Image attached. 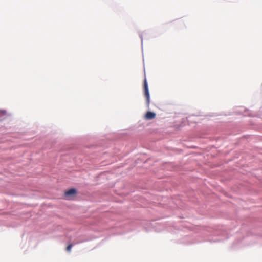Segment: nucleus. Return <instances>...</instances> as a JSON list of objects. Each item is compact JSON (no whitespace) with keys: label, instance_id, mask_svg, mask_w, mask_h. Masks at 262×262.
I'll list each match as a JSON object with an SVG mask.
<instances>
[{"label":"nucleus","instance_id":"nucleus-1","mask_svg":"<svg viewBox=\"0 0 262 262\" xmlns=\"http://www.w3.org/2000/svg\"><path fill=\"white\" fill-rule=\"evenodd\" d=\"M143 88L144 91V96L146 98V103L147 106H149L150 104V96L148 88L147 82L146 78H145L144 80Z\"/></svg>","mask_w":262,"mask_h":262},{"label":"nucleus","instance_id":"nucleus-2","mask_svg":"<svg viewBox=\"0 0 262 262\" xmlns=\"http://www.w3.org/2000/svg\"><path fill=\"white\" fill-rule=\"evenodd\" d=\"M156 117V114L152 112H147L145 115V118L147 120H151Z\"/></svg>","mask_w":262,"mask_h":262},{"label":"nucleus","instance_id":"nucleus-3","mask_svg":"<svg viewBox=\"0 0 262 262\" xmlns=\"http://www.w3.org/2000/svg\"><path fill=\"white\" fill-rule=\"evenodd\" d=\"M76 190L75 189H71L68 191L65 192L64 194L66 196H71L76 194Z\"/></svg>","mask_w":262,"mask_h":262},{"label":"nucleus","instance_id":"nucleus-4","mask_svg":"<svg viewBox=\"0 0 262 262\" xmlns=\"http://www.w3.org/2000/svg\"><path fill=\"white\" fill-rule=\"evenodd\" d=\"M73 247V244H70L66 248V250L68 252H70Z\"/></svg>","mask_w":262,"mask_h":262}]
</instances>
